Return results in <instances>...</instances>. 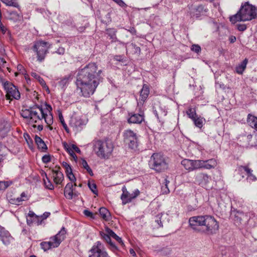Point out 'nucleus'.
<instances>
[{"label":"nucleus","mask_w":257,"mask_h":257,"mask_svg":"<svg viewBox=\"0 0 257 257\" xmlns=\"http://www.w3.org/2000/svg\"><path fill=\"white\" fill-rule=\"evenodd\" d=\"M24 138L26 140V141L27 142V143L30 149H32L33 145V141L30 138V137L29 136V135L27 134H25L24 135Z\"/></svg>","instance_id":"obj_39"},{"label":"nucleus","mask_w":257,"mask_h":257,"mask_svg":"<svg viewBox=\"0 0 257 257\" xmlns=\"http://www.w3.org/2000/svg\"><path fill=\"white\" fill-rule=\"evenodd\" d=\"M32 76L37 78L38 79V75L36 73H32Z\"/></svg>","instance_id":"obj_63"},{"label":"nucleus","mask_w":257,"mask_h":257,"mask_svg":"<svg viewBox=\"0 0 257 257\" xmlns=\"http://www.w3.org/2000/svg\"><path fill=\"white\" fill-rule=\"evenodd\" d=\"M3 160V156L0 154V162Z\"/></svg>","instance_id":"obj_64"},{"label":"nucleus","mask_w":257,"mask_h":257,"mask_svg":"<svg viewBox=\"0 0 257 257\" xmlns=\"http://www.w3.org/2000/svg\"><path fill=\"white\" fill-rule=\"evenodd\" d=\"M199 169V160H193V170Z\"/></svg>","instance_id":"obj_47"},{"label":"nucleus","mask_w":257,"mask_h":257,"mask_svg":"<svg viewBox=\"0 0 257 257\" xmlns=\"http://www.w3.org/2000/svg\"><path fill=\"white\" fill-rule=\"evenodd\" d=\"M65 172L66 173L67 175L69 174L72 173V171L71 168H70L69 169H66Z\"/></svg>","instance_id":"obj_61"},{"label":"nucleus","mask_w":257,"mask_h":257,"mask_svg":"<svg viewBox=\"0 0 257 257\" xmlns=\"http://www.w3.org/2000/svg\"><path fill=\"white\" fill-rule=\"evenodd\" d=\"M243 170H244L247 174V179L249 181H254L256 180V177L252 174V170L248 168L247 166H240L238 167V171L241 173Z\"/></svg>","instance_id":"obj_19"},{"label":"nucleus","mask_w":257,"mask_h":257,"mask_svg":"<svg viewBox=\"0 0 257 257\" xmlns=\"http://www.w3.org/2000/svg\"><path fill=\"white\" fill-rule=\"evenodd\" d=\"M122 193L120 196L122 201V204L125 205L131 202L134 199L136 198L140 194V191L138 189L136 190L132 194L127 190L125 186L122 188Z\"/></svg>","instance_id":"obj_11"},{"label":"nucleus","mask_w":257,"mask_h":257,"mask_svg":"<svg viewBox=\"0 0 257 257\" xmlns=\"http://www.w3.org/2000/svg\"><path fill=\"white\" fill-rule=\"evenodd\" d=\"M210 177L207 174L200 173L196 175V182L200 185L205 186L209 181Z\"/></svg>","instance_id":"obj_16"},{"label":"nucleus","mask_w":257,"mask_h":257,"mask_svg":"<svg viewBox=\"0 0 257 257\" xmlns=\"http://www.w3.org/2000/svg\"><path fill=\"white\" fill-rule=\"evenodd\" d=\"M35 140V142L37 145L39 149L40 150L41 152H45L47 149V147L44 142L42 140V139L39 137L36 136Z\"/></svg>","instance_id":"obj_21"},{"label":"nucleus","mask_w":257,"mask_h":257,"mask_svg":"<svg viewBox=\"0 0 257 257\" xmlns=\"http://www.w3.org/2000/svg\"><path fill=\"white\" fill-rule=\"evenodd\" d=\"M181 164L187 170H193V160L184 159L182 161Z\"/></svg>","instance_id":"obj_27"},{"label":"nucleus","mask_w":257,"mask_h":257,"mask_svg":"<svg viewBox=\"0 0 257 257\" xmlns=\"http://www.w3.org/2000/svg\"><path fill=\"white\" fill-rule=\"evenodd\" d=\"M32 111V107H31L29 109H22L21 111V116L25 119L28 122H29L30 120Z\"/></svg>","instance_id":"obj_26"},{"label":"nucleus","mask_w":257,"mask_h":257,"mask_svg":"<svg viewBox=\"0 0 257 257\" xmlns=\"http://www.w3.org/2000/svg\"><path fill=\"white\" fill-rule=\"evenodd\" d=\"M27 222L29 225L31 224L33 222V218H27Z\"/></svg>","instance_id":"obj_59"},{"label":"nucleus","mask_w":257,"mask_h":257,"mask_svg":"<svg viewBox=\"0 0 257 257\" xmlns=\"http://www.w3.org/2000/svg\"><path fill=\"white\" fill-rule=\"evenodd\" d=\"M150 93V90L148 86L146 85H144L143 87L140 92V96L141 97V101H143V103L145 101V100L147 98L149 94Z\"/></svg>","instance_id":"obj_23"},{"label":"nucleus","mask_w":257,"mask_h":257,"mask_svg":"<svg viewBox=\"0 0 257 257\" xmlns=\"http://www.w3.org/2000/svg\"><path fill=\"white\" fill-rule=\"evenodd\" d=\"M88 186L91 191L96 195H97V190L96 188V185L93 181H89L88 183Z\"/></svg>","instance_id":"obj_35"},{"label":"nucleus","mask_w":257,"mask_h":257,"mask_svg":"<svg viewBox=\"0 0 257 257\" xmlns=\"http://www.w3.org/2000/svg\"><path fill=\"white\" fill-rule=\"evenodd\" d=\"M208 11V10L204 6L199 5L197 7L191 6L190 7L188 13L191 18L197 19L205 15Z\"/></svg>","instance_id":"obj_12"},{"label":"nucleus","mask_w":257,"mask_h":257,"mask_svg":"<svg viewBox=\"0 0 257 257\" xmlns=\"http://www.w3.org/2000/svg\"><path fill=\"white\" fill-rule=\"evenodd\" d=\"M28 217L34 218V217L36 218V215L35 214V213L33 212L30 211L29 214H28Z\"/></svg>","instance_id":"obj_57"},{"label":"nucleus","mask_w":257,"mask_h":257,"mask_svg":"<svg viewBox=\"0 0 257 257\" xmlns=\"http://www.w3.org/2000/svg\"><path fill=\"white\" fill-rule=\"evenodd\" d=\"M104 232H100V234L101 236L108 243L113 247H115L114 245L111 242L110 237H111L108 233Z\"/></svg>","instance_id":"obj_31"},{"label":"nucleus","mask_w":257,"mask_h":257,"mask_svg":"<svg viewBox=\"0 0 257 257\" xmlns=\"http://www.w3.org/2000/svg\"><path fill=\"white\" fill-rule=\"evenodd\" d=\"M38 80H39V82H40V83L41 84V85L44 86V87H45L46 88V89L48 91V92H49V90L48 87L46 85L44 80L42 78H41L40 76H38Z\"/></svg>","instance_id":"obj_48"},{"label":"nucleus","mask_w":257,"mask_h":257,"mask_svg":"<svg viewBox=\"0 0 257 257\" xmlns=\"http://www.w3.org/2000/svg\"><path fill=\"white\" fill-rule=\"evenodd\" d=\"M81 165H82L83 167L86 170V171L90 174V176H93L92 170L88 165L86 160H84V159H81Z\"/></svg>","instance_id":"obj_33"},{"label":"nucleus","mask_w":257,"mask_h":257,"mask_svg":"<svg viewBox=\"0 0 257 257\" xmlns=\"http://www.w3.org/2000/svg\"><path fill=\"white\" fill-rule=\"evenodd\" d=\"M162 215V214H159L156 216V222L158 223V227L163 226V224L161 221V218Z\"/></svg>","instance_id":"obj_44"},{"label":"nucleus","mask_w":257,"mask_h":257,"mask_svg":"<svg viewBox=\"0 0 257 257\" xmlns=\"http://www.w3.org/2000/svg\"><path fill=\"white\" fill-rule=\"evenodd\" d=\"M101 70L94 63H89L82 69L77 76L76 84L84 97L93 94L99 84Z\"/></svg>","instance_id":"obj_1"},{"label":"nucleus","mask_w":257,"mask_h":257,"mask_svg":"<svg viewBox=\"0 0 257 257\" xmlns=\"http://www.w3.org/2000/svg\"><path fill=\"white\" fill-rule=\"evenodd\" d=\"M2 2L8 6H12L14 7H18V4L15 0H2Z\"/></svg>","instance_id":"obj_36"},{"label":"nucleus","mask_w":257,"mask_h":257,"mask_svg":"<svg viewBox=\"0 0 257 257\" xmlns=\"http://www.w3.org/2000/svg\"><path fill=\"white\" fill-rule=\"evenodd\" d=\"M6 63V61L3 58H0V65L3 66Z\"/></svg>","instance_id":"obj_62"},{"label":"nucleus","mask_w":257,"mask_h":257,"mask_svg":"<svg viewBox=\"0 0 257 257\" xmlns=\"http://www.w3.org/2000/svg\"><path fill=\"white\" fill-rule=\"evenodd\" d=\"M4 86L7 92L6 97L8 99L12 100L13 98L18 99L20 98V92L12 83L6 82Z\"/></svg>","instance_id":"obj_10"},{"label":"nucleus","mask_w":257,"mask_h":257,"mask_svg":"<svg viewBox=\"0 0 257 257\" xmlns=\"http://www.w3.org/2000/svg\"><path fill=\"white\" fill-rule=\"evenodd\" d=\"M247 63V60L245 59L238 66L236 67V72L239 74H242L243 72L245 70L246 64Z\"/></svg>","instance_id":"obj_28"},{"label":"nucleus","mask_w":257,"mask_h":257,"mask_svg":"<svg viewBox=\"0 0 257 257\" xmlns=\"http://www.w3.org/2000/svg\"><path fill=\"white\" fill-rule=\"evenodd\" d=\"M62 166L65 168V170L71 168L70 165L67 163L65 162L62 163Z\"/></svg>","instance_id":"obj_56"},{"label":"nucleus","mask_w":257,"mask_h":257,"mask_svg":"<svg viewBox=\"0 0 257 257\" xmlns=\"http://www.w3.org/2000/svg\"><path fill=\"white\" fill-rule=\"evenodd\" d=\"M130 253L133 256H135L136 255V252L133 249L131 248L130 249Z\"/></svg>","instance_id":"obj_60"},{"label":"nucleus","mask_w":257,"mask_h":257,"mask_svg":"<svg viewBox=\"0 0 257 257\" xmlns=\"http://www.w3.org/2000/svg\"><path fill=\"white\" fill-rule=\"evenodd\" d=\"M186 113L188 116L192 119L197 116L196 109L195 108L189 107L186 111Z\"/></svg>","instance_id":"obj_32"},{"label":"nucleus","mask_w":257,"mask_h":257,"mask_svg":"<svg viewBox=\"0 0 257 257\" xmlns=\"http://www.w3.org/2000/svg\"><path fill=\"white\" fill-rule=\"evenodd\" d=\"M71 147L72 148V149L73 150H74L75 151H76L77 153H79L80 154L81 153V151L75 145H72L71 146Z\"/></svg>","instance_id":"obj_53"},{"label":"nucleus","mask_w":257,"mask_h":257,"mask_svg":"<svg viewBox=\"0 0 257 257\" xmlns=\"http://www.w3.org/2000/svg\"><path fill=\"white\" fill-rule=\"evenodd\" d=\"M150 163L153 169L158 172H162L168 168V164L165 158L160 153H154L151 157Z\"/></svg>","instance_id":"obj_6"},{"label":"nucleus","mask_w":257,"mask_h":257,"mask_svg":"<svg viewBox=\"0 0 257 257\" xmlns=\"http://www.w3.org/2000/svg\"><path fill=\"white\" fill-rule=\"evenodd\" d=\"M257 17V8L245 2L242 4L239 11L234 15L230 17V21L235 24L239 21H250Z\"/></svg>","instance_id":"obj_3"},{"label":"nucleus","mask_w":257,"mask_h":257,"mask_svg":"<svg viewBox=\"0 0 257 257\" xmlns=\"http://www.w3.org/2000/svg\"><path fill=\"white\" fill-rule=\"evenodd\" d=\"M68 81V78L65 77L62 79L60 82V85L64 86Z\"/></svg>","instance_id":"obj_50"},{"label":"nucleus","mask_w":257,"mask_h":257,"mask_svg":"<svg viewBox=\"0 0 257 257\" xmlns=\"http://www.w3.org/2000/svg\"><path fill=\"white\" fill-rule=\"evenodd\" d=\"M12 184L11 181H0V190H4Z\"/></svg>","instance_id":"obj_38"},{"label":"nucleus","mask_w":257,"mask_h":257,"mask_svg":"<svg viewBox=\"0 0 257 257\" xmlns=\"http://www.w3.org/2000/svg\"><path fill=\"white\" fill-rule=\"evenodd\" d=\"M24 197L26 198V196L25 193H22L20 197H18L14 200L13 203L19 205L21 202L25 200L24 199H23Z\"/></svg>","instance_id":"obj_40"},{"label":"nucleus","mask_w":257,"mask_h":257,"mask_svg":"<svg viewBox=\"0 0 257 257\" xmlns=\"http://www.w3.org/2000/svg\"><path fill=\"white\" fill-rule=\"evenodd\" d=\"M68 177V178L71 180L72 182H75L76 181V178L73 175V173L71 174H69L67 175Z\"/></svg>","instance_id":"obj_52"},{"label":"nucleus","mask_w":257,"mask_h":257,"mask_svg":"<svg viewBox=\"0 0 257 257\" xmlns=\"http://www.w3.org/2000/svg\"><path fill=\"white\" fill-rule=\"evenodd\" d=\"M189 223L193 230L202 231L207 235L216 233L219 227L216 219L208 215L191 217L189 219Z\"/></svg>","instance_id":"obj_2"},{"label":"nucleus","mask_w":257,"mask_h":257,"mask_svg":"<svg viewBox=\"0 0 257 257\" xmlns=\"http://www.w3.org/2000/svg\"><path fill=\"white\" fill-rule=\"evenodd\" d=\"M65 233L66 231L63 228L56 235L51 238L50 242H51L53 248L57 247L59 245L64 239Z\"/></svg>","instance_id":"obj_13"},{"label":"nucleus","mask_w":257,"mask_h":257,"mask_svg":"<svg viewBox=\"0 0 257 257\" xmlns=\"http://www.w3.org/2000/svg\"><path fill=\"white\" fill-rule=\"evenodd\" d=\"M195 123V125L201 128L203 124V122L205 120L204 119L201 117H195L194 119H192Z\"/></svg>","instance_id":"obj_34"},{"label":"nucleus","mask_w":257,"mask_h":257,"mask_svg":"<svg viewBox=\"0 0 257 257\" xmlns=\"http://www.w3.org/2000/svg\"><path fill=\"white\" fill-rule=\"evenodd\" d=\"M124 142L132 149L138 146V138L137 134L131 130H126L123 134Z\"/></svg>","instance_id":"obj_8"},{"label":"nucleus","mask_w":257,"mask_h":257,"mask_svg":"<svg viewBox=\"0 0 257 257\" xmlns=\"http://www.w3.org/2000/svg\"><path fill=\"white\" fill-rule=\"evenodd\" d=\"M229 41L230 43H234L236 41V37L233 36H231L229 37Z\"/></svg>","instance_id":"obj_58"},{"label":"nucleus","mask_w":257,"mask_h":257,"mask_svg":"<svg viewBox=\"0 0 257 257\" xmlns=\"http://www.w3.org/2000/svg\"><path fill=\"white\" fill-rule=\"evenodd\" d=\"M59 168H57L55 170H53L52 172L53 181L56 184H60L64 178L63 174L59 171Z\"/></svg>","instance_id":"obj_17"},{"label":"nucleus","mask_w":257,"mask_h":257,"mask_svg":"<svg viewBox=\"0 0 257 257\" xmlns=\"http://www.w3.org/2000/svg\"><path fill=\"white\" fill-rule=\"evenodd\" d=\"M204 168L206 169H211L214 168L217 165V161L214 159H211L209 160L204 161Z\"/></svg>","instance_id":"obj_22"},{"label":"nucleus","mask_w":257,"mask_h":257,"mask_svg":"<svg viewBox=\"0 0 257 257\" xmlns=\"http://www.w3.org/2000/svg\"><path fill=\"white\" fill-rule=\"evenodd\" d=\"M129 118L127 119L130 123H141L144 120V113L140 111L139 114H129Z\"/></svg>","instance_id":"obj_15"},{"label":"nucleus","mask_w":257,"mask_h":257,"mask_svg":"<svg viewBox=\"0 0 257 257\" xmlns=\"http://www.w3.org/2000/svg\"><path fill=\"white\" fill-rule=\"evenodd\" d=\"M45 176H47L46 174H45ZM46 179L47 180V182H46L45 179H44V183L45 187L50 190L53 189L54 186L47 177H46Z\"/></svg>","instance_id":"obj_41"},{"label":"nucleus","mask_w":257,"mask_h":257,"mask_svg":"<svg viewBox=\"0 0 257 257\" xmlns=\"http://www.w3.org/2000/svg\"><path fill=\"white\" fill-rule=\"evenodd\" d=\"M99 214L101 217L105 221L109 220L111 216L109 212L106 208L104 207L100 208Z\"/></svg>","instance_id":"obj_24"},{"label":"nucleus","mask_w":257,"mask_h":257,"mask_svg":"<svg viewBox=\"0 0 257 257\" xmlns=\"http://www.w3.org/2000/svg\"><path fill=\"white\" fill-rule=\"evenodd\" d=\"M199 160V169L204 168V160Z\"/></svg>","instance_id":"obj_55"},{"label":"nucleus","mask_w":257,"mask_h":257,"mask_svg":"<svg viewBox=\"0 0 257 257\" xmlns=\"http://www.w3.org/2000/svg\"><path fill=\"white\" fill-rule=\"evenodd\" d=\"M59 120H60V122H61L62 124L63 125L64 128H65V130L67 132H68V129L67 124L65 123L64 119L63 118L62 114L61 112H59Z\"/></svg>","instance_id":"obj_43"},{"label":"nucleus","mask_w":257,"mask_h":257,"mask_svg":"<svg viewBox=\"0 0 257 257\" xmlns=\"http://www.w3.org/2000/svg\"><path fill=\"white\" fill-rule=\"evenodd\" d=\"M42 161L44 163H47L50 161V155H45L42 158Z\"/></svg>","instance_id":"obj_49"},{"label":"nucleus","mask_w":257,"mask_h":257,"mask_svg":"<svg viewBox=\"0 0 257 257\" xmlns=\"http://www.w3.org/2000/svg\"><path fill=\"white\" fill-rule=\"evenodd\" d=\"M252 139V136L251 135H249L247 137V139L248 142V145H250L251 147L255 146L256 145V139L254 138L253 139V142L251 141V139Z\"/></svg>","instance_id":"obj_42"},{"label":"nucleus","mask_w":257,"mask_h":257,"mask_svg":"<svg viewBox=\"0 0 257 257\" xmlns=\"http://www.w3.org/2000/svg\"><path fill=\"white\" fill-rule=\"evenodd\" d=\"M105 231L108 233L112 237L114 238L121 245H123V242L120 237L117 236L112 230L107 227L105 228Z\"/></svg>","instance_id":"obj_25"},{"label":"nucleus","mask_w":257,"mask_h":257,"mask_svg":"<svg viewBox=\"0 0 257 257\" xmlns=\"http://www.w3.org/2000/svg\"><path fill=\"white\" fill-rule=\"evenodd\" d=\"M89 253L88 257H109L103 245L99 241L96 242L93 245Z\"/></svg>","instance_id":"obj_9"},{"label":"nucleus","mask_w":257,"mask_h":257,"mask_svg":"<svg viewBox=\"0 0 257 257\" xmlns=\"http://www.w3.org/2000/svg\"><path fill=\"white\" fill-rule=\"evenodd\" d=\"M46 112L44 111V116L43 117V119L45 120V122L49 127L50 130L52 129V127H50V125L53 122V117L51 112L52 108L51 106L47 104H45Z\"/></svg>","instance_id":"obj_14"},{"label":"nucleus","mask_w":257,"mask_h":257,"mask_svg":"<svg viewBox=\"0 0 257 257\" xmlns=\"http://www.w3.org/2000/svg\"><path fill=\"white\" fill-rule=\"evenodd\" d=\"M49 48L50 45L46 42L39 41L35 43L33 50L37 55L38 61L41 62L45 59Z\"/></svg>","instance_id":"obj_7"},{"label":"nucleus","mask_w":257,"mask_h":257,"mask_svg":"<svg viewBox=\"0 0 257 257\" xmlns=\"http://www.w3.org/2000/svg\"><path fill=\"white\" fill-rule=\"evenodd\" d=\"M237 28H238V30H239L240 31H244L246 29V27L244 24H243V25H238Z\"/></svg>","instance_id":"obj_54"},{"label":"nucleus","mask_w":257,"mask_h":257,"mask_svg":"<svg viewBox=\"0 0 257 257\" xmlns=\"http://www.w3.org/2000/svg\"><path fill=\"white\" fill-rule=\"evenodd\" d=\"M44 116V110L42 107L39 105L32 107V111L29 121V123L32 125L33 127H37V130L41 131L43 128L42 121Z\"/></svg>","instance_id":"obj_5"},{"label":"nucleus","mask_w":257,"mask_h":257,"mask_svg":"<svg viewBox=\"0 0 257 257\" xmlns=\"http://www.w3.org/2000/svg\"><path fill=\"white\" fill-rule=\"evenodd\" d=\"M73 185L72 183H68L66 185L64 189V195L68 199H71L73 198Z\"/></svg>","instance_id":"obj_20"},{"label":"nucleus","mask_w":257,"mask_h":257,"mask_svg":"<svg viewBox=\"0 0 257 257\" xmlns=\"http://www.w3.org/2000/svg\"><path fill=\"white\" fill-rule=\"evenodd\" d=\"M0 30L4 34H5L7 31V28L2 24L1 19H0Z\"/></svg>","instance_id":"obj_51"},{"label":"nucleus","mask_w":257,"mask_h":257,"mask_svg":"<svg viewBox=\"0 0 257 257\" xmlns=\"http://www.w3.org/2000/svg\"><path fill=\"white\" fill-rule=\"evenodd\" d=\"M85 215H86L87 217H89L91 218H94L95 214H93L91 212L89 211L88 210H85L83 212Z\"/></svg>","instance_id":"obj_46"},{"label":"nucleus","mask_w":257,"mask_h":257,"mask_svg":"<svg viewBox=\"0 0 257 257\" xmlns=\"http://www.w3.org/2000/svg\"><path fill=\"white\" fill-rule=\"evenodd\" d=\"M0 236L1 240L6 245L9 244L13 240L10 233L3 228L1 229Z\"/></svg>","instance_id":"obj_18"},{"label":"nucleus","mask_w":257,"mask_h":257,"mask_svg":"<svg viewBox=\"0 0 257 257\" xmlns=\"http://www.w3.org/2000/svg\"><path fill=\"white\" fill-rule=\"evenodd\" d=\"M93 149L98 157L106 158L112 153L113 146L112 143L109 141L96 140L93 143Z\"/></svg>","instance_id":"obj_4"},{"label":"nucleus","mask_w":257,"mask_h":257,"mask_svg":"<svg viewBox=\"0 0 257 257\" xmlns=\"http://www.w3.org/2000/svg\"><path fill=\"white\" fill-rule=\"evenodd\" d=\"M64 148L67 150L70 155L74 159V160L76 162L77 160V157L75 154L74 153L73 150L71 146H69L67 143H64L63 144Z\"/></svg>","instance_id":"obj_30"},{"label":"nucleus","mask_w":257,"mask_h":257,"mask_svg":"<svg viewBox=\"0 0 257 257\" xmlns=\"http://www.w3.org/2000/svg\"><path fill=\"white\" fill-rule=\"evenodd\" d=\"M191 50L196 53H199L201 51V47L198 45L194 44L191 46Z\"/></svg>","instance_id":"obj_45"},{"label":"nucleus","mask_w":257,"mask_h":257,"mask_svg":"<svg viewBox=\"0 0 257 257\" xmlns=\"http://www.w3.org/2000/svg\"><path fill=\"white\" fill-rule=\"evenodd\" d=\"M41 246L44 251H47L53 247L51 242H43L41 243Z\"/></svg>","instance_id":"obj_37"},{"label":"nucleus","mask_w":257,"mask_h":257,"mask_svg":"<svg viewBox=\"0 0 257 257\" xmlns=\"http://www.w3.org/2000/svg\"><path fill=\"white\" fill-rule=\"evenodd\" d=\"M247 121L250 126L254 128L257 125V117L249 114L248 115Z\"/></svg>","instance_id":"obj_29"}]
</instances>
